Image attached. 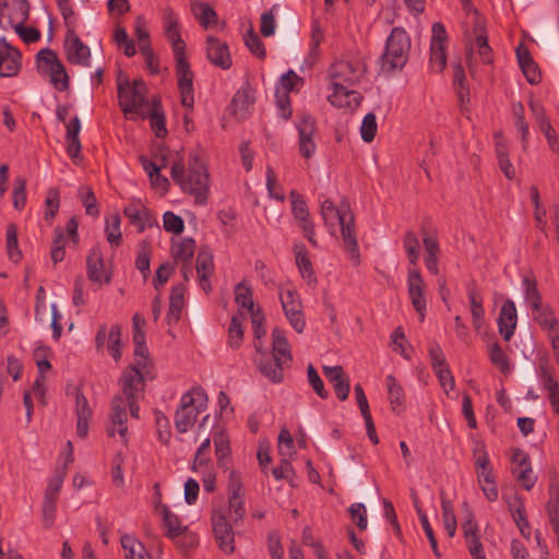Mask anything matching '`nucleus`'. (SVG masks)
<instances>
[{"instance_id":"f257e3e1","label":"nucleus","mask_w":559,"mask_h":559,"mask_svg":"<svg viewBox=\"0 0 559 559\" xmlns=\"http://www.w3.org/2000/svg\"><path fill=\"white\" fill-rule=\"evenodd\" d=\"M120 394L111 401V412L106 432L110 438H119L123 444L128 442L127 409L133 418H139V401L144 396L145 380L143 370L136 366L127 367L120 378Z\"/></svg>"},{"instance_id":"f03ea898","label":"nucleus","mask_w":559,"mask_h":559,"mask_svg":"<svg viewBox=\"0 0 559 559\" xmlns=\"http://www.w3.org/2000/svg\"><path fill=\"white\" fill-rule=\"evenodd\" d=\"M366 64L359 58L341 59L330 66L328 78L333 93L329 102L338 108L358 106L361 100L359 92L352 90L366 74Z\"/></svg>"},{"instance_id":"7ed1b4c3","label":"nucleus","mask_w":559,"mask_h":559,"mask_svg":"<svg viewBox=\"0 0 559 559\" xmlns=\"http://www.w3.org/2000/svg\"><path fill=\"white\" fill-rule=\"evenodd\" d=\"M171 178L185 193L192 195L197 203H206L210 176L204 163L198 156L189 157L187 170L181 163H175L171 166Z\"/></svg>"},{"instance_id":"20e7f679","label":"nucleus","mask_w":559,"mask_h":559,"mask_svg":"<svg viewBox=\"0 0 559 559\" xmlns=\"http://www.w3.org/2000/svg\"><path fill=\"white\" fill-rule=\"evenodd\" d=\"M166 38L170 41L176 60V75L182 106L192 108L193 104V72L186 57V43L181 38V29L165 31Z\"/></svg>"},{"instance_id":"39448f33","label":"nucleus","mask_w":559,"mask_h":559,"mask_svg":"<svg viewBox=\"0 0 559 559\" xmlns=\"http://www.w3.org/2000/svg\"><path fill=\"white\" fill-rule=\"evenodd\" d=\"M321 215L325 226L332 234L336 224H340L342 239L350 254V259L358 260L359 249L355 233L354 215L349 211L337 209L330 200H324L321 203Z\"/></svg>"},{"instance_id":"423d86ee","label":"nucleus","mask_w":559,"mask_h":559,"mask_svg":"<svg viewBox=\"0 0 559 559\" xmlns=\"http://www.w3.org/2000/svg\"><path fill=\"white\" fill-rule=\"evenodd\" d=\"M411 37L403 27H394L385 40L384 51L380 57V70L391 74L402 70L406 64L411 50Z\"/></svg>"},{"instance_id":"0eeeda50","label":"nucleus","mask_w":559,"mask_h":559,"mask_svg":"<svg viewBox=\"0 0 559 559\" xmlns=\"http://www.w3.org/2000/svg\"><path fill=\"white\" fill-rule=\"evenodd\" d=\"M29 7L26 0H0V26L13 27L25 43H35L40 32L35 27L24 26L28 19Z\"/></svg>"},{"instance_id":"6e6552de","label":"nucleus","mask_w":559,"mask_h":559,"mask_svg":"<svg viewBox=\"0 0 559 559\" xmlns=\"http://www.w3.org/2000/svg\"><path fill=\"white\" fill-rule=\"evenodd\" d=\"M207 407V395L201 386H193L180 400V407L175 414L178 432L185 433L192 428L198 416Z\"/></svg>"},{"instance_id":"1a4fd4ad","label":"nucleus","mask_w":559,"mask_h":559,"mask_svg":"<svg viewBox=\"0 0 559 559\" xmlns=\"http://www.w3.org/2000/svg\"><path fill=\"white\" fill-rule=\"evenodd\" d=\"M37 71L46 79L56 92H66L69 87V74L56 52L43 48L36 55Z\"/></svg>"},{"instance_id":"9d476101","label":"nucleus","mask_w":559,"mask_h":559,"mask_svg":"<svg viewBox=\"0 0 559 559\" xmlns=\"http://www.w3.org/2000/svg\"><path fill=\"white\" fill-rule=\"evenodd\" d=\"M145 91L144 82L136 80L118 86L119 105L124 115H143V107L146 105Z\"/></svg>"},{"instance_id":"9b49d317","label":"nucleus","mask_w":559,"mask_h":559,"mask_svg":"<svg viewBox=\"0 0 559 559\" xmlns=\"http://www.w3.org/2000/svg\"><path fill=\"white\" fill-rule=\"evenodd\" d=\"M211 439L206 438L198 448L192 471L200 474L203 488L206 492H213L216 489V472L211 463Z\"/></svg>"},{"instance_id":"f8f14e48","label":"nucleus","mask_w":559,"mask_h":559,"mask_svg":"<svg viewBox=\"0 0 559 559\" xmlns=\"http://www.w3.org/2000/svg\"><path fill=\"white\" fill-rule=\"evenodd\" d=\"M278 298L292 328L297 333H302L306 328V320L298 292L290 287L280 288Z\"/></svg>"},{"instance_id":"ddd939ff","label":"nucleus","mask_w":559,"mask_h":559,"mask_svg":"<svg viewBox=\"0 0 559 559\" xmlns=\"http://www.w3.org/2000/svg\"><path fill=\"white\" fill-rule=\"evenodd\" d=\"M407 293L412 306L418 313L419 321L423 322L426 317L427 301H426V283L417 267H408L407 274Z\"/></svg>"},{"instance_id":"4468645a","label":"nucleus","mask_w":559,"mask_h":559,"mask_svg":"<svg viewBox=\"0 0 559 559\" xmlns=\"http://www.w3.org/2000/svg\"><path fill=\"white\" fill-rule=\"evenodd\" d=\"M212 530L219 549L225 554L234 552V531L224 510L213 512Z\"/></svg>"},{"instance_id":"2eb2a0df","label":"nucleus","mask_w":559,"mask_h":559,"mask_svg":"<svg viewBox=\"0 0 559 559\" xmlns=\"http://www.w3.org/2000/svg\"><path fill=\"white\" fill-rule=\"evenodd\" d=\"M296 128L299 134V154L302 157L309 159L314 155L317 150V145L313 141V134L316 132V119L309 114H302L298 118Z\"/></svg>"},{"instance_id":"dca6fc26","label":"nucleus","mask_w":559,"mask_h":559,"mask_svg":"<svg viewBox=\"0 0 559 559\" xmlns=\"http://www.w3.org/2000/svg\"><path fill=\"white\" fill-rule=\"evenodd\" d=\"M512 474L525 490H531L537 480V475L533 472L528 454L522 449H514L512 454Z\"/></svg>"},{"instance_id":"f3484780","label":"nucleus","mask_w":559,"mask_h":559,"mask_svg":"<svg viewBox=\"0 0 559 559\" xmlns=\"http://www.w3.org/2000/svg\"><path fill=\"white\" fill-rule=\"evenodd\" d=\"M124 216L129 223L136 228L138 233H143L147 228L157 226L156 215L141 202H132L123 210Z\"/></svg>"},{"instance_id":"a211bd4d","label":"nucleus","mask_w":559,"mask_h":559,"mask_svg":"<svg viewBox=\"0 0 559 559\" xmlns=\"http://www.w3.org/2000/svg\"><path fill=\"white\" fill-rule=\"evenodd\" d=\"M95 343L98 349L107 346L109 355L117 361L121 358V328L114 324L107 332L106 324H102L95 336Z\"/></svg>"},{"instance_id":"6ab92c4d","label":"nucleus","mask_w":559,"mask_h":559,"mask_svg":"<svg viewBox=\"0 0 559 559\" xmlns=\"http://www.w3.org/2000/svg\"><path fill=\"white\" fill-rule=\"evenodd\" d=\"M420 233L425 248V265L427 270L433 274H439V260L441 249L436 231H429L425 225L421 226Z\"/></svg>"},{"instance_id":"aec40b11","label":"nucleus","mask_w":559,"mask_h":559,"mask_svg":"<svg viewBox=\"0 0 559 559\" xmlns=\"http://www.w3.org/2000/svg\"><path fill=\"white\" fill-rule=\"evenodd\" d=\"M497 323L499 333L502 335L504 341H510L515 332L518 323L516 307L513 300L507 299L502 304Z\"/></svg>"},{"instance_id":"412c9836","label":"nucleus","mask_w":559,"mask_h":559,"mask_svg":"<svg viewBox=\"0 0 559 559\" xmlns=\"http://www.w3.org/2000/svg\"><path fill=\"white\" fill-rule=\"evenodd\" d=\"M477 50L479 58L483 63L490 64L492 63V49L488 44V38L485 34H478L475 37V40L473 44H471L469 47L466 49V62L467 68L472 76L476 73V66L473 59L474 50Z\"/></svg>"},{"instance_id":"4be33fe9","label":"nucleus","mask_w":559,"mask_h":559,"mask_svg":"<svg viewBox=\"0 0 559 559\" xmlns=\"http://www.w3.org/2000/svg\"><path fill=\"white\" fill-rule=\"evenodd\" d=\"M206 44V56L211 63L224 70L229 69L231 58L227 45L214 36H209Z\"/></svg>"},{"instance_id":"5701e85b","label":"nucleus","mask_w":559,"mask_h":559,"mask_svg":"<svg viewBox=\"0 0 559 559\" xmlns=\"http://www.w3.org/2000/svg\"><path fill=\"white\" fill-rule=\"evenodd\" d=\"M323 373L329 382L333 384L335 393L341 401L347 400L350 391L349 379L342 366L323 367Z\"/></svg>"},{"instance_id":"b1692460","label":"nucleus","mask_w":559,"mask_h":559,"mask_svg":"<svg viewBox=\"0 0 559 559\" xmlns=\"http://www.w3.org/2000/svg\"><path fill=\"white\" fill-rule=\"evenodd\" d=\"M255 97L251 86L247 83L242 85L231 99L233 114L238 118H246L250 107L254 104Z\"/></svg>"},{"instance_id":"393cba45","label":"nucleus","mask_w":559,"mask_h":559,"mask_svg":"<svg viewBox=\"0 0 559 559\" xmlns=\"http://www.w3.org/2000/svg\"><path fill=\"white\" fill-rule=\"evenodd\" d=\"M197 273L200 287L209 294L212 290L211 277L214 273L213 257L207 251H200L197 257Z\"/></svg>"},{"instance_id":"a878e982","label":"nucleus","mask_w":559,"mask_h":559,"mask_svg":"<svg viewBox=\"0 0 559 559\" xmlns=\"http://www.w3.org/2000/svg\"><path fill=\"white\" fill-rule=\"evenodd\" d=\"M76 402V435L81 439H85L88 435V426L93 415L87 399L81 393L75 394Z\"/></svg>"},{"instance_id":"bb28decb","label":"nucleus","mask_w":559,"mask_h":559,"mask_svg":"<svg viewBox=\"0 0 559 559\" xmlns=\"http://www.w3.org/2000/svg\"><path fill=\"white\" fill-rule=\"evenodd\" d=\"M272 356L275 360H282L290 365L293 355L286 333L281 328H275L272 331Z\"/></svg>"},{"instance_id":"cd10ccee","label":"nucleus","mask_w":559,"mask_h":559,"mask_svg":"<svg viewBox=\"0 0 559 559\" xmlns=\"http://www.w3.org/2000/svg\"><path fill=\"white\" fill-rule=\"evenodd\" d=\"M120 544L124 559H153L144 544L134 535L122 534L120 537Z\"/></svg>"},{"instance_id":"c85d7f7f","label":"nucleus","mask_w":559,"mask_h":559,"mask_svg":"<svg viewBox=\"0 0 559 559\" xmlns=\"http://www.w3.org/2000/svg\"><path fill=\"white\" fill-rule=\"evenodd\" d=\"M21 52L5 45V49L0 51V76L16 75L21 68Z\"/></svg>"},{"instance_id":"c756f323","label":"nucleus","mask_w":559,"mask_h":559,"mask_svg":"<svg viewBox=\"0 0 559 559\" xmlns=\"http://www.w3.org/2000/svg\"><path fill=\"white\" fill-rule=\"evenodd\" d=\"M516 59L527 82L531 84H537L540 81V72L537 69L527 47L521 44L516 48Z\"/></svg>"},{"instance_id":"7c9ffc66","label":"nucleus","mask_w":559,"mask_h":559,"mask_svg":"<svg viewBox=\"0 0 559 559\" xmlns=\"http://www.w3.org/2000/svg\"><path fill=\"white\" fill-rule=\"evenodd\" d=\"M69 107L67 104H58L56 108V122L53 126L55 136L59 141V135L63 133L64 143L63 147L68 155H70V119Z\"/></svg>"},{"instance_id":"2f4dec72","label":"nucleus","mask_w":559,"mask_h":559,"mask_svg":"<svg viewBox=\"0 0 559 559\" xmlns=\"http://www.w3.org/2000/svg\"><path fill=\"white\" fill-rule=\"evenodd\" d=\"M156 510L163 518V524L166 528V536L169 538H176L187 530V526L182 525L179 516L173 513L166 504H160L158 502L156 504Z\"/></svg>"},{"instance_id":"473e14b6","label":"nucleus","mask_w":559,"mask_h":559,"mask_svg":"<svg viewBox=\"0 0 559 559\" xmlns=\"http://www.w3.org/2000/svg\"><path fill=\"white\" fill-rule=\"evenodd\" d=\"M289 365L282 360H275L273 356H265L259 361L260 372L274 383H280L284 379V368Z\"/></svg>"},{"instance_id":"72a5a7b5","label":"nucleus","mask_w":559,"mask_h":559,"mask_svg":"<svg viewBox=\"0 0 559 559\" xmlns=\"http://www.w3.org/2000/svg\"><path fill=\"white\" fill-rule=\"evenodd\" d=\"M466 293L471 306L473 325L475 330H479L481 326V321L484 320L485 317L483 297L478 292L475 283H471L467 285Z\"/></svg>"},{"instance_id":"f704fd0d","label":"nucleus","mask_w":559,"mask_h":559,"mask_svg":"<svg viewBox=\"0 0 559 559\" xmlns=\"http://www.w3.org/2000/svg\"><path fill=\"white\" fill-rule=\"evenodd\" d=\"M385 383H386L388 399L390 401L391 409L394 413L400 414L404 408V404H405V400H406L404 389L400 384L397 379L392 374L386 376Z\"/></svg>"},{"instance_id":"c9c22d12","label":"nucleus","mask_w":559,"mask_h":559,"mask_svg":"<svg viewBox=\"0 0 559 559\" xmlns=\"http://www.w3.org/2000/svg\"><path fill=\"white\" fill-rule=\"evenodd\" d=\"M508 509L512 514V518L519 527L520 532L524 536L530 535V523L525 513L524 501L520 496H514L512 499L507 501Z\"/></svg>"},{"instance_id":"e433bc0d","label":"nucleus","mask_w":559,"mask_h":559,"mask_svg":"<svg viewBox=\"0 0 559 559\" xmlns=\"http://www.w3.org/2000/svg\"><path fill=\"white\" fill-rule=\"evenodd\" d=\"M88 278L97 283H108L110 277L105 271L102 253L93 250L87 258Z\"/></svg>"},{"instance_id":"4c0bfd02","label":"nucleus","mask_w":559,"mask_h":559,"mask_svg":"<svg viewBox=\"0 0 559 559\" xmlns=\"http://www.w3.org/2000/svg\"><path fill=\"white\" fill-rule=\"evenodd\" d=\"M294 253L297 267L302 278L307 280L309 283L314 282V271L305 245L302 242H296L294 245Z\"/></svg>"},{"instance_id":"58836bf2","label":"nucleus","mask_w":559,"mask_h":559,"mask_svg":"<svg viewBox=\"0 0 559 559\" xmlns=\"http://www.w3.org/2000/svg\"><path fill=\"white\" fill-rule=\"evenodd\" d=\"M215 455L217 465L221 468H228L230 464V445L227 436L224 432L213 435Z\"/></svg>"},{"instance_id":"ea45409f","label":"nucleus","mask_w":559,"mask_h":559,"mask_svg":"<svg viewBox=\"0 0 559 559\" xmlns=\"http://www.w3.org/2000/svg\"><path fill=\"white\" fill-rule=\"evenodd\" d=\"M191 9L193 15L203 28L207 29L209 27L217 24V13L210 4L204 2H194Z\"/></svg>"},{"instance_id":"a19ab883","label":"nucleus","mask_w":559,"mask_h":559,"mask_svg":"<svg viewBox=\"0 0 559 559\" xmlns=\"http://www.w3.org/2000/svg\"><path fill=\"white\" fill-rule=\"evenodd\" d=\"M70 461V451L63 453L62 469L56 472V475L49 480L47 489L45 491V499L57 500L58 493L63 484L67 474V464Z\"/></svg>"},{"instance_id":"79ce46f5","label":"nucleus","mask_w":559,"mask_h":559,"mask_svg":"<svg viewBox=\"0 0 559 559\" xmlns=\"http://www.w3.org/2000/svg\"><path fill=\"white\" fill-rule=\"evenodd\" d=\"M235 301L242 309L248 310L250 313L257 311L253 301V293L250 284L246 281L238 283L235 287Z\"/></svg>"},{"instance_id":"37998d69","label":"nucleus","mask_w":559,"mask_h":559,"mask_svg":"<svg viewBox=\"0 0 559 559\" xmlns=\"http://www.w3.org/2000/svg\"><path fill=\"white\" fill-rule=\"evenodd\" d=\"M185 288L181 285L174 286L169 296V309L167 312V320L178 321L180 318L181 310L185 305Z\"/></svg>"},{"instance_id":"c03bdc74","label":"nucleus","mask_w":559,"mask_h":559,"mask_svg":"<svg viewBox=\"0 0 559 559\" xmlns=\"http://www.w3.org/2000/svg\"><path fill=\"white\" fill-rule=\"evenodd\" d=\"M243 314L238 313L231 317L229 326H228V346L233 349H237L241 346L243 341Z\"/></svg>"},{"instance_id":"a18cd8bd","label":"nucleus","mask_w":559,"mask_h":559,"mask_svg":"<svg viewBox=\"0 0 559 559\" xmlns=\"http://www.w3.org/2000/svg\"><path fill=\"white\" fill-rule=\"evenodd\" d=\"M121 218L119 214H112L105 219L106 239L111 247H118L121 243L122 234L120 230Z\"/></svg>"},{"instance_id":"49530a36","label":"nucleus","mask_w":559,"mask_h":559,"mask_svg":"<svg viewBox=\"0 0 559 559\" xmlns=\"http://www.w3.org/2000/svg\"><path fill=\"white\" fill-rule=\"evenodd\" d=\"M533 320L546 333L559 329V320L554 308L549 304H546V309L542 311V313L533 314Z\"/></svg>"},{"instance_id":"de8ad7c7","label":"nucleus","mask_w":559,"mask_h":559,"mask_svg":"<svg viewBox=\"0 0 559 559\" xmlns=\"http://www.w3.org/2000/svg\"><path fill=\"white\" fill-rule=\"evenodd\" d=\"M403 246L406 251L407 259L412 264L411 267H416L420 257V246L417 235L414 230H407L403 238Z\"/></svg>"},{"instance_id":"09e8293b","label":"nucleus","mask_w":559,"mask_h":559,"mask_svg":"<svg viewBox=\"0 0 559 559\" xmlns=\"http://www.w3.org/2000/svg\"><path fill=\"white\" fill-rule=\"evenodd\" d=\"M453 84L456 90L459 99L462 104L469 102V88L466 84L464 68L461 63L453 66Z\"/></svg>"},{"instance_id":"8fccbe9b","label":"nucleus","mask_w":559,"mask_h":559,"mask_svg":"<svg viewBox=\"0 0 559 559\" xmlns=\"http://www.w3.org/2000/svg\"><path fill=\"white\" fill-rule=\"evenodd\" d=\"M195 242L192 238H183L171 247V254L175 260L189 262L194 254Z\"/></svg>"},{"instance_id":"3c124183","label":"nucleus","mask_w":559,"mask_h":559,"mask_svg":"<svg viewBox=\"0 0 559 559\" xmlns=\"http://www.w3.org/2000/svg\"><path fill=\"white\" fill-rule=\"evenodd\" d=\"M512 116L514 119V124L519 132L521 133V140L523 146L525 147L527 144L528 136V123L525 120V109L521 102L513 103L511 106Z\"/></svg>"},{"instance_id":"603ef678","label":"nucleus","mask_w":559,"mask_h":559,"mask_svg":"<svg viewBox=\"0 0 559 559\" xmlns=\"http://www.w3.org/2000/svg\"><path fill=\"white\" fill-rule=\"evenodd\" d=\"M251 323H252V332L255 338L254 348L257 352L262 353V342L261 338L265 336L266 330L264 328V314L260 308H257V311L251 312Z\"/></svg>"},{"instance_id":"864d4df0","label":"nucleus","mask_w":559,"mask_h":559,"mask_svg":"<svg viewBox=\"0 0 559 559\" xmlns=\"http://www.w3.org/2000/svg\"><path fill=\"white\" fill-rule=\"evenodd\" d=\"M151 252V243L147 240H142L139 242L135 266L144 277L150 274Z\"/></svg>"},{"instance_id":"5fc2aeb1","label":"nucleus","mask_w":559,"mask_h":559,"mask_svg":"<svg viewBox=\"0 0 559 559\" xmlns=\"http://www.w3.org/2000/svg\"><path fill=\"white\" fill-rule=\"evenodd\" d=\"M522 287L524 300L528 306L543 299L538 289L537 281L533 275L523 276Z\"/></svg>"},{"instance_id":"6e6d98bb","label":"nucleus","mask_w":559,"mask_h":559,"mask_svg":"<svg viewBox=\"0 0 559 559\" xmlns=\"http://www.w3.org/2000/svg\"><path fill=\"white\" fill-rule=\"evenodd\" d=\"M79 199L85 209V213L92 217H98L99 210L96 197L91 187H81L79 190Z\"/></svg>"},{"instance_id":"4d7b16f0","label":"nucleus","mask_w":559,"mask_h":559,"mask_svg":"<svg viewBox=\"0 0 559 559\" xmlns=\"http://www.w3.org/2000/svg\"><path fill=\"white\" fill-rule=\"evenodd\" d=\"M60 205L59 192L56 189H50L45 199V213L44 219L48 225H51L56 217Z\"/></svg>"},{"instance_id":"13d9d810","label":"nucleus","mask_w":559,"mask_h":559,"mask_svg":"<svg viewBox=\"0 0 559 559\" xmlns=\"http://www.w3.org/2000/svg\"><path fill=\"white\" fill-rule=\"evenodd\" d=\"M489 359L502 373H508L510 370L509 359L502 347L497 343L489 346Z\"/></svg>"},{"instance_id":"bf43d9fd","label":"nucleus","mask_w":559,"mask_h":559,"mask_svg":"<svg viewBox=\"0 0 559 559\" xmlns=\"http://www.w3.org/2000/svg\"><path fill=\"white\" fill-rule=\"evenodd\" d=\"M90 60V48L79 37L72 35V63L88 66Z\"/></svg>"},{"instance_id":"052dcab7","label":"nucleus","mask_w":559,"mask_h":559,"mask_svg":"<svg viewBox=\"0 0 559 559\" xmlns=\"http://www.w3.org/2000/svg\"><path fill=\"white\" fill-rule=\"evenodd\" d=\"M67 238L61 228L55 229V238L52 240L50 257L52 262L56 264L61 262L66 257Z\"/></svg>"},{"instance_id":"680f3d73","label":"nucleus","mask_w":559,"mask_h":559,"mask_svg":"<svg viewBox=\"0 0 559 559\" xmlns=\"http://www.w3.org/2000/svg\"><path fill=\"white\" fill-rule=\"evenodd\" d=\"M151 128L157 138H164L167 134L165 116L159 104H155L150 115Z\"/></svg>"},{"instance_id":"e2e57ef3","label":"nucleus","mask_w":559,"mask_h":559,"mask_svg":"<svg viewBox=\"0 0 559 559\" xmlns=\"http://www.w3.org/2000/svg\"><path fill=\"white\" fill-rule=\"evenodd\" d=\"M7 249L10 260L17 262L22 258V253L19 249L17 241V228L14 224H10L7 227Z\"/></svg>"},{"instance_id":"0e129e2a","label":"nucleus","mask_w":559,"mask_h":559,"mask_svg":"<svg viewBox=\"0 0 559 559\" xmlns=\"http://www.w3.org/2000/svg\"><path fill=\"white\" fill-rule=\"evenodd\" d=\"M442 516L444 522V530L449 537H453L456 531V519L451 501L442 497L441 499Z\"/></svg>"},{"instance_id":"69168bd1","label":"nucleus","mask_w":559,"mask_h":559,"mask_svg":"<svg viewBox=\"0 0 559 559\" xmlns=\"http://www.w3.org/2000/svg\"><path fill=\"white\" fill-rule=\"evenodd\" d=\"M475 466L476 469L480 472L478 473V477H483L484 480H490L489 478L493 474L492 468L490 467V460L487 451L484 447L475 452Z\"/></svg>"},{"instance_id":"338daca9","label":"nucleus","mask_w":559,"mask_h":559,"mask_svg":"<svg viewBox=\"0 0 559 559\" xmlns=\"http://www.w3.org/2000/svg\"><path fill=\"white\" fill-rule=\"evenodd\" d=\"M378 124H377V118L373 112L367 114L361 122L360 126V135L364 142L371 143L377 134Z\"/></svg>"},{"instance_id":"774afa93","label":"nucleus","mask_w":559,"mask_h":559,"mask_svg":"<svg viewBox=\"0 0 559 559\" xmlns=\"http://www.w3.org/2000/svg\"><path fill=\"white\" fill-rule=\"evenodd\" d=\"M546 512L550 525L559 522V489L554 485L549 487V500L546 506Z\"/></svg>"}]
</instances>
